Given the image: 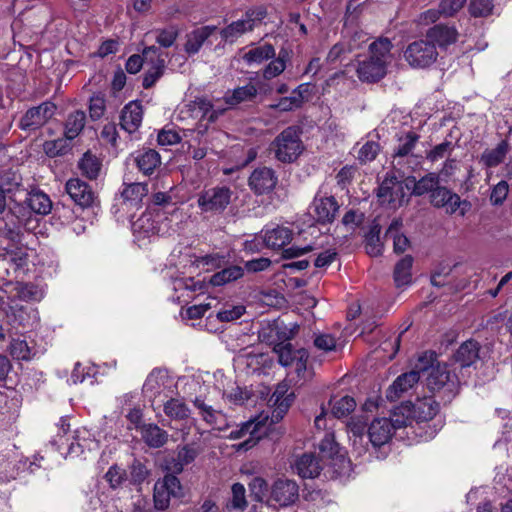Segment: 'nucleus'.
I'll return each instance as SVG.
<instances>
[{
    "label": "nucleus",
    "mask_w": 512,
    "mask_h": 512,
    "mask_svg": "<svg viewBox=\"0 0 512 512\" xmlns=\"http://www.w3.org/2000/svg\"><path fill=\"white\" fill-rule=\"evenodd\" d=\"M427 386L433 393H440L446 403H450L459 393L460 381L455 373L449 371L446 364H437L428 374Z\"/></svg>",
    "instance_id": "obj_1"
},
{
    "label": "nucleus",
    "mask_w": 512,
    "mask_h": 512,
    "mask_svg": "<svg viewBox=\"0 0 512 512\" xmlns=\"http://www.w3.org/2000/svg\"><path fill=\"white\" fill-rule=\"evenodd\" d=\"M437 47L426 37L410 42L403 51V57L413 69H428L438 58Z\"/></svg>",
    "instance_id": "obj_2"
},
{
    "label": "nucleus",
    "mask_w": 512,
    "mask_h": 512,
    "mask_svg": "<svg viewBox=\"0 0 512 512\" xmlns=\"http://www.w3.org/2000/svg\"><path fill=\"white\" fill-rule=\"evenodd\" d=\"M275 157L283 163H292L304 150L300 130L296 126L285 128L273 141Z\"/></svg>",
    "instance_id": "obj_3"
},
{
    "label": "nucleus",
    "mask_w": 512,
    "mask_h": 512,
    "mask_svg": "<svg viewBox=\"0 0 512 512\" xmlns=\"http://www.w3.org/2000/svg\"><path fill=\"white\" fill-rule=\"evenodd\" d=\"M57 105L50 101H44L37 106L30 107L22 115L18 127L22 131L34 133L45 126L55 115Z\"/></svg>",
    "instance_id": "obj_4"
},
{
    "label": "nucleus",
    "mask_w": 512,
    "mask_h": 512,
    "mask_svg": "<svg viewBox=\"0 0 512 512\" xmlns=\"http://www.w3.org/2000/svg\"><path fill=\"white\" fill-rule=\"evenodd\" d=\"M7 323L18 332L31 330L38 323V311L30 304L13 302L5 312Z\"/></svg>",
    "instance_id": "obj_5"
},
{
    "label": "nucleus",
    "mask_w": 512,
    "mask_h": 512,
    "mask_svg": "<svg viewBox=\"0 0 512 512\" xmlns=\"http://www.w3.org/2000/svg\"><path fill=\"white\" fill-rule=\"evenodd\" d=\"M299 499V486L294 480L278 478L270 487V493L266 500L268 506L278 505L288 507Z\"/></svg>",
    "instance_id": "obj_6"
},
{
    "label": "nucleus",
    "mask_w": 512,
    "mask_h": 512,
    "mask_svg": "<svg viewBox=\"0 0 512 512\" xmlns=\"http://www.w3.org/2000/svg\"><path fill=\"white\" fill-rule=\"evenodd\" d=\"M429 198L432 206L445 208L449 214H454L459 210V214L464 216L472 207L468 200H461L457 193L441 185L429 195Z\"/></svg>",
    "instance_id": "obj_7"
},
{
    "label": "nucleus",
    "mask_w": 512,
    "mask_h": 512,
    "mask_svg": "<svg viewBox=\"0 0 512 512\" xmlns=\"http://www.w3.org/2000/svg\"><path fill=\"white\" fill-rule=\"evenodd\" d=\"M232 194L229 187H213L201 192L197 203L202 212L222 213L230 204Z\"/></svg>",
    "instance_id": "obj_8"
},
{
    "label": "nucleus",
    "mask_w": 512,
    "mask_h": 512,
    "mask_svg": "<svg viewBox=\"0 0 512 512\" xmlns=\"http://www.w3.org/2000/svg\"><path fill=\"white\" fill-rule=\"evenodd\" d=\"M278 183L276 172L269 167L263 166L253 170L248 179L250 190L256 195L271 193Z\"/></svg>",
    "instance_id": "obj_9"
},
{
    "label": "nucleus",
    "mask_w": 512,
    "mask_h": 512,
    "mask_svg": "<svg viewBox=\"0 0 512 512\" xmlns=\"http://www.w3.org/2000/svg\"><path fill=\"white\" fill-rule=\"evenodd\" d=\"M65 190L71 200L80 208H89L97 200L92 187L79 178H72L66 182Z\"/></svg>",
    "instance_id": "obj_10"
},
{
    "label": "nucleus",
    "mask_w": 512,
    "mask_h": 512,
    "mask_svg": "<svg viewBox=\"0 0 512 512\" xmlns=\"http://www.w3.org/2000/svg\"><path fill=\"white\" fill-rule=\"evenodd\" d=\"M298 326L295 325L293 328L289 329L287 326L283 324V322H279L275 320L273 323H269L266 326L262 327L259 331V339L261 342H264L269 345L285 343L294 337Z\"/></svg>",
    "instance_id": "obj_11"
},
{
    "label": "nucleus",
    "mask_w": 512,
    "mask_h": 512,
    "mask_svg": "<svg viewBox=\"0 0 512 512\" xmlns=\"http://www.w3.org/2000/svg\"><path fill=\"white\" fill-rule=\"evenodd\" d=\"M357 75L362 82L377 83L387 74V64L376 57H368L359 61Z\"/></svg>",
    "instance_id": "obj_12"
},
{
    "label": "nucleus",
    "mask_w": 512,
    "mask_h": 512,
    "mask_svg": "<svg viewBox=\"0 0 512 512\" xmlns=\"http://www.w3.org/2000/svg\"><path fill=\"white\" fill-rule=\"evenodd\" d=\"M419 376L417 372H405L400 374L385 392L389 402H396L404 397L417 383Z\"/></svg>",
    "instance_id": "obj_13"
},
{
    "label": "nucleus",
    "mask_w": 512,
    "mask_h": 512,
    "mask_svg": "<svg viewBox=\"0 0 512 512\" xmlns=\"http://www.w3.org/2000/svg\"><path fill=\"white\" fill-rule=\"evenodd\" d=\"M458 36V31L454 26H449L443 23L435 24L425 33V37L428 40L433 41L435 46H438L441 49H445L456 43Z\"/></svg>",
    "instance_id": "obj_14"
},
{
    "label": "nucleus",
    "mask_w": 512,
    "mask_h": 512,
    "mask_svg": "<svg viewBox=\"0 0 512 512\" xmlns=\"http://www.w3.org/2000/svg\"><path fill=\"white\" fill-rule=\"evenodd\" d=\"M480 343L470 338L464 341L452 355V360L461 368L470 367L480 359Z\"/></svg>",
    "instance_id": "obj_15"
},
{
    "label": "nucleus",
    "mask_w": 512,
    "mask_h": 512,
    "mask_svg": "<svg viewBox=\"0 0 512 512\" xmlns=\"http://www.w3.org/2000/svg\"><path fill=\"white\" fill-rule=\"evenodd\" d=\"M313 205L316 222L320 225L331 224L339 211V205L334 196L315 198Z\"/></svg>",
    "instance_id": "obj_16"
},
{
    "label": "nucleus",
    "mask_w": 512,
    "mask_h": 512,
    "mask_svg": "<svg viewBox=\"0 0 512 512\" xmlns=\"http://www.w3.org/2000/svg\"><path fill=\"white\" fill-rule=\"evenodd\" d=\"M143 117L142 105L139 101H131L124 106L120 115V125L128 133L135 132L141 125Z\"/></svg>",
    "instance_id": "obj_17"
},
{
    "label": "nucleus",
    "mask_w": 512,
    "mask_h": 512,
    "mask_svg": "<svg viewBox=\"0 0 512 512\" xmlns=\"http://www.w3.org/2000/svg\"><path fill=\"white\" fill-rule=\"evenodd\" d=\"M392 423L388 418H377L368 427L369 441L374 447H381L392 437Z\"/></svg>",
    "instance_id": "obj_18"
},
{
    "label": "nucleus",
    "mask_w": 512,
    "mask_h": 512,
    "mask_svg": "<svg viewBox=\"0 0 512 512\" xmlns=\"http://www.w3.org/2000/svg\"><path fill=\"white\" fill-rule=\"evenodd\" d=\"M139 429L141 439L149 448H161L168 442V432L155 423H144Z\"/></svg>",
    "instance_id": "obj_19"
},
{
    "label": "nucleus",
    "mask_w": 512,
    "mask_h": 512,
    "mask_svg": "<svg viewBox=\"0 0 512 512\" xmlns=\"http://www.w3.org/2000/svg\"><path fill=\"white\" fill-rule=\"evenodd\" d=\"M410 412L417 422L432 420L439 412V403L432 397L417 398L415 403L411 402Z\"/></svg>",
    "instance_id": "obj_20"
},
{
    "label": "nucleus",
    "mask_w": 512,
    "mask_h": 512,
    "mask_svg": "<svg viewBox=\"0 0 512 512\" xmlns=\"http://www.w3.org/2000/svg\"><path fill=\"white\" fill-rule=\"evenodd\" d=\"M217 30L214 25H206L192 30L186 35V43L184 44V51L188 55L197 54L205 41Z\"/></svg>",
    "instance_id": "obj_21"
},
{
    "label": "nucleus",
    "mask_w": 512,
    "mask_h": 512,
    "mask_svg": "<svg viewBox=\"0 0 512 512\" xmlns=\"http://www.w3.org/2000/svg\"><path fill=\"white\" fill-rule=\"evenodd\" d=\"M294 468L302 478H315L319 476L322 467L313 453H304L295 461Z\"/></svg>",
    "instance_id": "obj_22"
},
{
    "label": "nucleus",
    "mask_w": 512,
    "mask_h": 512,
    "mask_svg": "<svg viewBox=\"0 0 512 512\" xmlns=\"http://www.w3.org/2000/svg\"><path fill=\"white\" fill-rule=\"evenodd\" d=\"M408 181L413 182V189L411 195L423 196L427 193L432 194L434 190L440 185V177L435 172H430L416 180L414 176H408Z\"/></svg>",
    "instance_id": "obj_23"
},
{
    "label": "nucleus",
    "mask_w": 512,
    "mask_h": 512,
    "mask_svg": "<svg viewBox=\"0 0 512 512\" xmlns=\"http://www.w3.org/2000/svg\"><path fill=\"white\" fill-rule=\"evenodd\" d=\"M293 239V232L286 227H276L268 230L264 236V243L268 248L278 250L289 244Z\"/></svg>",
    "instance_id": "obj_24"
},
{
    "label": "nucleus",
    "mask_w": 512,
    "mask_h": 512,
    "mask_svg": "<svg viewBox=\"0 0 512 512\" xmlns=\"http://www.w3.org/2000/svg\"><path fill=\"white\" fill-rule=\"evenodd\" d=\"M412 265L413 257L411 255L404 256L395 264L393 280L397 288H401L412 283Z\"/></svg>",
    "instance_id": "obj_25"
},
{
    "label": "nucleus",
    "mask_w": 512,
    "mask_h": 512,
    "mask_svg": "<svg viewBox=\"0 0 512 512\" xmlns=\"http://www.w3.org/2000/svg\"><path fill=\"white\" fill-rule=\"evenodd\" d=\"M24 204H26L31 212L40 215L49 214L53 207L49 196L40 190L30 192Z\"/></svg>",
    "instance_id": "obj_26"
},
{
    "label": "nucleus",
    "mask_w": 512,
    "mask_h": 512,
    "mask_svg": "<svg viewBox=\"0 0 512 512\" xmlns=\"http://www.w3.org/2000/svg\"><path fill=\"white\" fill-rule=\"evenodd\" d=\"M380 232L381 226L374 220L369 231L365 234V250L371 257L382 255L384 245L380 239Z\"/></svg>",
    "instance_id": "obj_27"
},
{
    "label": "nucleus",
    "mask_w": 512,
    "mask_h": 512,
    "mask_svg": "<svg viewBox=\"0 0 512 512\" xmlns=\"http://www.w3.org/2000/svg\"><path fill=\"white\" fill-rule=\"evenodd\" d=\"M135 163L139 171L145 175H151L161 164V157L154 149H147L135 157Z\"/></svg>",
    "instance_id": "obj_28"
},
{
    "label": "nucleus",
    "mask_w": 512,
    "mask_h": 512,
    "mask_svg": "<svg viewBox=\"0 0 512 512\" xmlns=\"http://www.w3.org/2000/svg\"><path fill=\"white\" fill-rule=\"evenodd\" d=\"M419 139L420 135L414 131H408L403 135H397L398 145L393 150V158H403L412 155V151Z\"/></svg>",
    "instance_id": "obj_29"
},
{
    "label": "nucleus",
    "mask_w": 512,
    "mask_h": 512,
    "mask_svg": "<svg viewBox=\"0 0 512 512\" xmlns=\"http://www.w3.org/2000/svg\"><path fill=\"white\" fill-rule=\"evenodd\" d=\"M243 275V267H240L238 265H231L227 268L222 269L221 271L214 273L210 277L208 284L212 286H223L225 284L240 279L241 277H243Z\"/></svg>",
    "instance_id": "obj_30"
},
{
    "label": "nucleus",
    "mask_w": 512,
    "mask_h": 512,
    "mask_svg": "<svg viewBox=\"0 0 512 512\" xmlns=\"http://www.w3.org/2000/svg\"><path fill=\"white\" fill-rule=\"evenodd\" d=\"M510 149L507 140H502L494 149H486L481 155V161L488 168L501 164Z\"/></svg>",
    "instance_id": "obj_31"
},
{
    "label": "nucleus",
    "mask_w": 512,
    "mask_h": 512,
    "mask_svg": "<svg viewBox=\"0 0 512 512\" xmlns=\"http://www.w3.org/2000/svg\"><path fill=\"white\" fill-rule=\"evenodd\" d=\"M410 408L411 401H405L392 410L391 417L388 419L392 423L393 431L404 428L411 424L413 417L412 412H410Z\"/></svg>",
    "instance_id": "obj_32"
},
{
    "label": "nucleus",
    "mask_w": 512,
    "mask_h": 512,
    "mask_svg": "<svg viewBox=\"0 0 512 512\" xmlns=\"http://www.w3.org/2000/svg\"><path fill=\"white\" fill-rule=\"evenodd\" d=\"M401 227V219H394L385 233V237L393 238V250L397 254L403 253L410 244L409 239L404 234L399 233Z\"/></svg>",
    "instance_id": "obj_33"
},
{
    "label": "nucleus",
    "mask_w": 512,
    "mask_h": 512,
    "mask_svg": "<svg viewBox=\"0 0 512 512\" xmlns=\"http://www.w3.org/2000/svg\"><path fill=\"white\" fill-rule=\"evenodd\" d=\"M101 166L102 164L99 159L90 151L85 152L78 162V168L82 175L90 180H94L98 177Z\"/></svg>",
    "instance_id": "obj_34"
},
{
    "label": "nucleus",
    "mask_w": 512,
    "mask_h": 512,
    "mask_svg": "<svg viewBox=\"0 0 512 512\" xmlns=\"http://www.w3.org/2000/svg\"><path fill=\"white\" fill-rule=\"evenodd\" d=\"M151 471L148 469L145 462H142L138 458H134L131 464L128 466V480L131 485L140 486L150 476Z\"/></svg>",
    "instance_id": "obj_35"
},
{
    "label": "nucleus",
    "mask_w": 512,
    "mask_h": 512,
    "mask_svg": "<svg viewBox=\"0 0 512 512\" xmlns=\"http://www.w3.org/2000/svg\"><path fill=\"white\" fill-rule=\"evenodd\" d=\"M399 184V180L394 173H386L382 183L377 189V197L384 203L394 204V189Z\"/></svg>",
    "instance_id": "obj_36"
},
{
    "label": "nucleus",
    "mask_w": 512,
    "mask_h": 512,
    "mask_svg": "<svg viewBox=\"0 0 512 512\" xmlns=\"http://www.w3.org/2000/svg\"><path fill=\"white\" fill-rule=\"evenodd\" d=\"M86 122V114L82 110L71 113L65 123V137L68 140L76 138L83 130Z\"/></svg>",
    "instance_id": "obj_37"
},
{
    "label": "nucleus",
    "mask_w": 512,
    "mask_h": 512,
    "mask_svg": "<svg viewBox=\"0 0 512 512\" xmlns=\"http://www.w3.org/2000/svg\"><path fill=\"white\" fill-rule=\"evenodd\" d=\"M147 194L148 185L146 183L136 182L126 184L121 192V197L124 199V201L138 205Z\"/></svg>",
    "instance_id": "obj_38"
},
{
    "label": "nucleus",
    "mask_w": 512,
    "mask_h": 512,
    "mask_svg": "<svg viewBox=\"0 0 512 512\" xmlns=\"http://www.w3.org/2000/svg\"><path fill=\"white\" fill-rule=\"evenodd\" d=\"M164 413L174 420H186L190 416V409L183 401L171 398L164 404Z\"/></svg>",
    "instance_id": "obj_39"
},
{
    "label": "nucleus",
    "mask_w": 512,
    "mask_h": 512,
    "mask_svg": "<svg viewBox=\"0 0 512 512\" xmlns=\"http://www.w3.org/2000/svg\"><path fill=\"white\" fill-rule=\"evenodd\" d=\"M164 384V371L158 368L153 369L147 376L142 392L150 397H155L160 393V388Z\"/></svg>",
    "instance_id": "obj_40"
},
{
    "label": "nucleus",
    "mask_w": 512,
    "mask_h": 512,
    "mask_svg": "<svg viewBox=\"0 0 512 512\" xmlns=\"http://www.w3.org/2000/svg\"><path fill=\"white\" fill-rule=\"evenodd\" d=\"M275 49L272 44L265 43L262 46L249 50L243 56V59L247 63H262L265 60L272 59L275 57Z\"/></svg>",
    "instance_id": "obj_41"
},
{
    "label": "nucleus",
    "mask_w": 512,
    "mask_h": 512,
    "mask_svg": "<svg viewBox=\"0 0 512 512\" xmlns=\"http://www.w3.org/2000/svg\"><path fill=\"white\" fill-rule=\"evenodd\" d=\"M152 67L149 68L143 75L142 86L145 89H150L155 85L158 79L162 77L165 70V61L163 58L152 60Z\"/></svg>",
    "instance_id": "obj_42"
},
{
    "label": "nucleus",
    "mask_w": 512,
    "mask_h": 512,
    "mask_svg": "<svg viewBox=\"0 0 512 512\" xmlns=\"http://www.w3.org/2000/svg\"><path fill=\"white\" fill-rule=\"evenodd\" d=\"M248 507L246 489L243 484L237 482L231 486V499L227 504L229 510L244 511Z\"/></svg>",
    "instance_id": "obj_43"
},
{
    "label": "nucleus",
    "mask_w": 512,
    "mask_h": 512,
    "mask_svg": "<svg viewBox=\"0 0 512 512\" xmlns=\"http://www.w3.org/2000/svg\"><path fill=\"white\" fill-rule=\"evenodd\" d=\"M250 497L259 503H266L270 493L267 481L262 477H254L248 484Z\"/></svg>",
    "instance_id": "obj_44"
},
{
    "label": "nucleus",
    "mask_w": 512,
    "mask_h": 512,
    "mask_svg": "<svg viewBox=\"0 0 512 512\" xmlns=\"http://www.w3.org/2000/svg\"><path fill=\"white\" fill-rule=\"evenodd\" d=\"M257 95V89L254 85L248 84L233 90L232 94L225 96V102L234 106L246 100H252Z\"/></svg>",
    "instance_id": "obj_45"
},
{
    "label": "nucleus",
    "mask_w": 512,
    "mask_h": 512,
    "mask_svg": "<svg viewBox=\"0 0 512 512\" xmlns=\"http://www.w3.org/2000/svg\"><path fill=\"white\" fill-rule=\"evenodd\" d=\"M392 48L393 44L389 38H379L369 45V50L371 52L370 57H376L382 62L388 64L387 59L390 56Z\"/></svg>",
    "instance_id": "obj_46"
},
{
    "label": "nucleus",
    "mask_w": 512,
    "mask_h": 512,
    "mask_svg": "<svg viewBox=\"0 0 512 512\" xmlns=\"http://www.w3.org/2000/svg\"><path fill=\"white\" fill-rule=\"evenodd\" d=\"M68 141L69 140L67 138H58L56 140L46 141L43 144L45 154L50 158L67 154L71 150V146Z\"/></svg>",
    "instance_id": "obj_47"
},
{
    "label": "nucleus",
    "mask_w": 512,
    "mask_h": 512,
    "mask_svg": "<svg viewBox=\"0 0 512 512\" xmlns=\"http://www.w3.org/2000/svg\"><path fill=\"white\" fill-rule=\"evenodd\" d=\"M156 483H158V487L166 489L174 498L179 499L184 496L183 487L177 475L169 473V475H165L162 479H158Z\"/></svg>",
    "instance_id": "obj_48"
},
{
    "label": "nucleus",
    "mask_w": 512,
    "mask_h": 512,
    "mask_svg": "<svg viewBox=\"0 0 512 512\" xmlns=\"http://www.w3.org/2000/svg\"><path fill=\"white\" fill-rule=\"evenodd\" d=\"M355 407L356 401L354 398L346 395L333 403L331 414L335 418L340 419L348 416L351 412L354 411Z\"/></svg>",
    "instance_id": "obj_49"
},
{
    "label": "nucleus",
    "mask_w": 512,
    "mask_h": 512,
    "mask_svg": "<svg viewBox=\"0 0 512 512\" xmlns=\"http://www.w3.org/2000/svg\"><path fill=\"white\" fill-rule=\"evenodd\" d=\"M247 23H249V21H234L227 27L223 28L220 31V35L225 41H228L229 39L238 37L247 31H252V26L250 24L247 25Z\"/></svg>",
    "instance_id": "obj_50"
},
{
    "label": "nucleus",
    "mask_w": 512,
    "mask_h": 512,
    "mask_svg": "<svg viewBox=\"0 0 512 512\" xmlns=\"http://www.w3.org/2000/svg\"><path fill=\"white\" fill-rule=\"evenodd\" d=\"M9 352L17 360L28 361L32 357L31 348L25 340L21 339H12L9 345Z\"/></svg>",
    "instance_id": "obj_51"
},
{
    "label": "nucleus",
    "mask_w": 512,
    "mask_h": 512,
    "mask_svg": "<svg viewBox=\"0 0 512 512\" xmlns=\"http://www.w3.org/2000/svg\"><path fill=\"white\" fill-rule=\"evenodd\" d=\"M104 478L109 483L110 488L117 489L126 480H128V475L125 469H122L117 464H114L108 469L104 475Z\"/></svg>",
    "instance_id": "obj_52"
},
{
    "label": "nucleus",
    "mask_w": 512,
    "mask_h": 512,
    "mask_svg": "<svg viewBox=\"0 0 512 512\" xmlns=\"http://www.w3.org/2000/svg\"><path fill=\"white\" fill-rule=\"evenodd\" d=\"M156 42L163 48L171 47L179 36V29L175 25H170L164 29L156 30Z\"/></svg>",
    "instance_id": "obj_53"
},
{
    "label": "nucleus",
    "mask_w": 512,
    "mask_h": 512,
    "mask_svg": "<svg viewBox=\"0 0 512 512\" xmlns=\"http://www.w3.org/2000/svg\"><path fill=\"white\" fill-rule=\"evenodd\" d=\"M436 360L437 354L434 351H426L418 357L414 368L410 372H417V375L420 377L421 373L427 372L428 370L431 371L436 367L434 366Z\"/></svg>",
    "instance_id": "obj_54"
},
{
    "label": "nucleus",
    "mask_w": 512,
    "mask_h": 512,
    "mask_svg": "<svg viewBox=\"0 0 512 512\" xmlns=\"http://www.w3.org/2000/svg\"><path fill=\"white\" fill-rule=\"evenodd\" d=\"M273 350L278 354L279 363L284 367L292 365L296 358L295 351L291 343L285 342L276 344Z\"/></svg>",
    "instance_id": "obj_55"
},
{
    "label": "nucleus",
    "mask_w": 512,
    "mask_h": 512,
    "mask_svg": "<svg viewBox=\"0 0 512 512\" xmlns=\"http://www.w3.org/2000/svg\"><path fill=\"white\" fill-rule=\"evenodd\" d=\"M493 3L491 0H471L469 12L473 17H487L492 13Z\"/></svg>",
    "instance_id": "obj_56"
},
{
    "label": "nucleus",
    "mask_w": 512,
    "mask_h": 512,
    "mask_svg": "<svg viewBox=\"0 0 512 512\" xmlns=\"http://www.w3.org/2000/svg\"><path fill=\"white\" fill-rule=\"evenodd\" d=\"M105 112V97L103 94H95L90 98L89 114L93 121L99 120Z\"/></svg>",
    "instance_id": "obj_57"
},
{
    "label": "nucleus",
    "mask_w": 512,
    "mask_h": 512,
    "mask_svg": "<svg viewBox=\"0 0 512 512\" xmlns=\"http://www.w3.org/2000/svg\"><path fill=\"white\" fill-rule=\"evenodd\" d=\"M380 151V145L375 141H367L358 152L361 163L373 161Z\"/></svg>",
    "instance_id": "obj_58"
},
{
    "label": "nucleus",
    "mask_w": 512,
    "mask_h": 512,
    "mask_svg": "<svg viewBox=\"0 0 512 512\" xmlns=\"http://www.w3.org/2000/svg\"><path fill=\"white\" fill-rule=\"evenodd\" d=\"M160 467L163 471L166 472L165 475H169V473L173 475H178L182 473L184 468L181 465V462L179 461L178 457L174 456V454L165 455L161 460Z\"/></svg>",
    "instance_id": "obj_59"
},
{
    "label": "nucleus",
    "mask_w": 512,
    "mask_h": 512,
    "mask_svg": "<svg viewBox=\"0 0 512 512\" xmlns=\"http://www.w3.org/2000/svg\"><path fill=\"white\" fill-rule=\"evenodd\" d=\"M172 495L166 489L158 487V483L154 485L153 502L154 508L158 511H164L169 507Z\"/></svg>",
    "instance_id": "obj_60"
},
{
    "label": "nucleus",
    "mask_w": 512,
    "mask_h": 512,
    "mask_svg": "<svg viewBox=\"0 0 512 512\" xmlns=\"http://www.w3.org/2000/svg\"><path fill=\"white\" fill-rule=\"evenodd\" d=\"M347 426L354 437L353 444L356 445L358 441L361 443L367 427L366 420L352 417Z\"/></svg>",
    "instance_id": "obj_61"
},
{
    "label": "nucleus",
    "mask_w": 512,
    "mask_h": 512,
    "mask_svg": "<svg viewBox=\"0 0 512 512\" xmlns=\"http://www.w3.org/2000/svg\"><path fill=\"white\" fill-rule=\"evenodd\" d=\"M509 192V185L506 181L502 180L496 184L490 194V202L494 206H500L507 198Z\"/></svg>",
    "instance_id": "obj_62"
},
{
    "label": "nucleus",
    "mask_w": 512,
    "mask_h": 512,
    "mask_svg": "<svg viewBox=\"0 0 512 512\" xmlns=\"http://www.w3.org/2000/svg\"><path fill=\"white\" fill-rule=\"evenodd\" d=\"M193 404L200 410L201 416L205 422L208 424H214L216 422L217 411L213 409L212 406L207 405L202 398L196 397Z\"/></svg>",
    "instance_id": "obj_63"
},
{
    "label": "nucleus",
    "mask_w": 512,
    "mask_h": 512,
    "mask_svg": "<svg viewBox=\"0 0 512 512\" xmlns=\"http://www.w3.org/2000/svg\"><path fill=\"white\" fill-rule=\"evenodd\" d=\"M467 0H441L439 4V12L445 17L454 16L462 9Z\"/></svg>",
    "instance_id": "obj_64"
}]
</instances>
